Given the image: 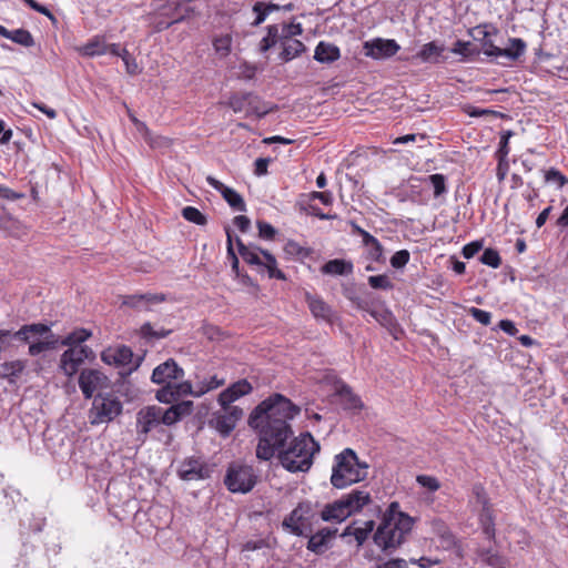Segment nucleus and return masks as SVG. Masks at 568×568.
Masks as SVG:
<instances>
[{
	"mask_svg": "<svg viewBox=\"0 0 568 568\" xmlns=\"http://www.w3.org/2000/svg\"><path fill=\"white\" fill-rule=\"evenodd\" d=\"M300 413L288 398L274 394L258 404L248 417V425L257 430L260 440L256 457L270 460L278 452L281 465L291 473L307 471L313 465V456L320 450V445L310 433L295 437L286 449V440L293 430L288 420Z\"/></svg>",
	"mask_w": 568,
	"mask_h": 568,
	"instance_id": "obj_1",
	"label": "nucleus"
},
{
	"mask_svg": "<svg viewBox=\"0 0 568 568\" xmlns=\"http://www.w3.org/2000/svg\"><path fill=\"white\" fill-rule=\"evenodd\" d=\"M413 526L414 519L400 511L397 501H393L384 513L373 540L383 552L390 555L406 541Z\"/></svg>",
	"mask_w": 568,
	"mask_h": 568,
	"instance_id": "obj_2",
	"label": "nucleus"
},
{
	"mask_svg": "<svg viewBox=\"0 0 568 568\" xmlns=\"http://www.w3.org/2000/svg\"><path fill=\"white\" fill-rule=\"evenodd\" d=\"M368 465L361 462L352 448H345L334 458L331 484L334 488L344 489L367 477Z\"/></svg>",
	"mask_w": 568,
	"mask_h": 568,
	"instance_id": "obj_3",
	"label": "nucleus"
},
{
	"mask_svg": "<svg viewBox=\"0 0 568 568\" xmlns=\"http://www.w3.org/2000/svg\"><path fill=\"white\" fill-rule=\"evenodd\" d=\"M371 501L372 498L368 491L353 489L339 499L326 504L321 510V519L326 523L339 524L353 514L361 511Z\"/></svg>",
	"mask_w": 568,
	"mask_h": 568,
	"instance_id": "obj_4",
	"label": "nucleus"
},
{
	"mask_svg": "<svg viewBox=\"0 0 568 568\" xmlns=\"http://www.w3.org/2000/svg\"><path fill=\"white\" fill-rule=\"evenodd\" d=\"M237 251L243 261L252 266H256L258 272H267L268 277L286 280L285 274L277 268V262L273 254L255 245H246L240 237H236Z\"/></svg>",
	"mask_w": 568,
	"mask_h": 568,
	"instance_id": "obj_5",
	"label": "nucleus"
},
{
	"mask_svg": "<svg viewBox=\"0 0 568 568\" xmlns=\"http://www.w3.org/2000/svg\"><path fill=\"white\" fill-rule=\"evenodd\" d=\"M123 405L112 393L99 392L92 398L91 408L88 412L91 425L108 424L122 414Z\"/></svg>",
	"mask_w": 568,
	"mask_h": 568,
	"instance_id": "obj_6",
	"label": "nucleus"
},
{
	"mask_svg": "<svg viewBox=\"0 0 568 568\" xmlns=\"http://www.w3.org/2000/svg\"><path fill=\"white\" fill-rule=\"evenodd\" d=\"M257 476L252 466L232 463L226 471L224 484L232 493L246 494L256 485Z\"/></svg>",
	"mask_w": 568,
	"mask_h": 568,
	"instance_id": "obj_7",
	"label": "nucleus"
},
{
	"mask_svg": "<svg viewBox=\"0 0 568 568\" xmlns=\"http://www.w3.org/2000/svg\"><path fill=\"white\" fill-rule=\"evenodd\" d=\"M227 105L235 112H245L247 115L254 114L263 118L273 110V106L263 102L260 97L248 92L242 94H233Z\"/></svg>",
	"mask_w": 568,
	"mask_h": 568,
	"instance_id": "obj_8",
	"label": "nucleus"
},
{
	"mask_svg": "<svg viewBox=\"0 0 568 568\" xmlns=\"http://www.w3.org/2000/svg\"><path fill=\"white\" fill-rule=\"evenodd\" d=\"M222 409L212 414L210 424L222 436H229L235 428L237 422L243 416V410L239 406L231 404L221 405Z\"/></svg>",
	"mask_w": 568,
	"mask_h": 568,
	"instance_id": "obj_9",
	"label": "nucleus"
},
{
	"mask_svg": "<svg viewBox=\"0 0 568 568\" xmlns=\"http://www.w3.org/2000/svg\"><path fill=\"white\" fill-rule=\"evenodd\" d=\"M93 356L89 346L69 347L60 358V369L68 377H72L85 359Z\"/></svg>",
	"mask_w": 568,
	"mask_h": 568,
	"instance_id": "obj_10",
	"label": "nucleus"
},
{
	"mask_svg": "<svg viewBox=\"0 0 568 568\" xmlns=\"http://www.w3.org/2000/svg\"><path fill=\"white\" fill-rule=\"evenodd\" d=\"M212 471V467L201 457H187L178 468L180 478L186 481L210 478Z\"/></svg>",
	"mask_w": 568,
	"mask_h": 568,
	"instance_id": "obj_11",
	"label": "nucleus"
},
{
	"mask_svg": "<svg viewBox=\"0 0 568 568\" xmlns=\"http://www.w3.org/2000/svg\"><path fill=\"white\" fill-rule=\"evenodd\" d=\"M109 384V378L98 369H83L79 376V387L85 399L93 398L97 390L108 388Z\"/></svg>",
	"mask_w": 568,
	"mask_h": 568,
	"instance_id": "obj_12",
	"label": "nucleus"
},
{
	"mask_svg": "<svg viewBox=\"0 0 568 568\" xmlns=\"http://www.w3.org/2000/svg\"><path fill=\"white\" fill-rule=\"evenodd\" d=\"M184 377V369L173 358L159 364L152 372L151 382L158 385H169Z\"/></svg>",
	"mask_w": 568,
	"mask_h": 568,
	"instance_id": "obj_13",
	"label": "nucleus"
},
{
	"mask_svg": "<svg viewBox=\"0 0 568 568\" xmlns=\"http://www.w3.org/2000/svg\"><path fill=\"white\" fill-rule=\"evenodd\" d=\"M192 395L195 397V385L190 382H173L172 384L161 387L155 397L159 402L171 404L182 396Z\"/></svg>",
	"mask_w": 568,
	"mask_h": 568,
	"instance_id": "obj_14",
	"label": "nucleus"
},
{
	"mask_svg": "<svg viewBox=\"0 0 568 568\" xmlns=\"http://www.w3.org/2000/svg\"><path fill=\"white\" fill-rule=\"evenodd\" d=\"M400 47L393 39L376 38L364 43L365 54L373 59H385L395 55Z\"/></svg>",
	"mask_w": 568,
	"mask_h": 568,
	"instance_id": "obj_15",
	"label": "nucleus"
},
{
	"mask_svg": "<svg viewBox=\"0 0 568 568\" xmlns=\"http://www.w3.org/2000/svg\"><path fill=\"white\" fill-rule=\"evenodd\" d=\"M312 511L310 503H301L283 520V527L295 536H304L302 526L308 520Z\"/></svg>",
	"mask_w": 568,
	"mask_h": 568,
	"instance_id": "obj_16",
	"label": "nucleus"
},
{
	"mask_svg": "<svg viewBox=\"0 0 568 568\" xmlns=\"http://www.w3.org/2000/svg\"><path fill=\"white\" fill-rule=\"evenodd\" d=\"M50 326L43 323L26 324L20 327L17 332L12 333L10 339H18L22 343L30 345L34 341H39L47 333H50Z\"/></svg>",
	"mask_w": 568,
	"mask_h": 568,
	"instance_id": "obj_17",
	"label": "nucleus"
},
{
	"mask_svg": "<svg viewBox=\"0 0 568 568\" xmlns=\"http://www.w3.org/2000/svg\"><path fill=\"white\" fill-rule=\"evenodd\" d=\"M207 183L219 191L223 199L227 202V204L235 211L245 212L246 205L240 193H237L234 189L224 185L222 182L216 180L215 178L207 175Z\"/></svg>",
	"mask_w": 568,
	"mask_h": 568,
	"instance_id": "obj_18",
	"label": "nucleus"
},
{
	"mask_svg": "<svg viewBox=\"0 0 568 568\" xmlns=\"http://www.w3.org/2000/svg\"><path fill=\"white\" fill-rule=\"evenodd\" d=\"M133 352L129 346L109 347L101 353V359L108 365L124 367L133 362Z\"/></svg>",
	"mask_w": 568,
	"mask_h": 568,
	"instance_id": "obj_19",
	"label": "nucleus"
},
{
	"mask_svg": "<svg viewBox=\"0 0 568 568\" xmlns=\"http://www.w3.org/2000/svg\"><path fill=\"white\" fill-rule=\"evenodd\" d=\"M509 45L499 48L495 43H487L489 53H495L496 57H505L511 61L518 60L526 51V42L520 38H509Z\"/></svg>",
	"mask_w": 568,
	"mask_h": 568,
	"instance_id": "obj_20",
	"label": "nucleus"
},
{
	"mask_svg": "<svg viewBox=\"0 0 568 568\" xmlns=\"http://www.w3.org/2000/svg\"><path fill=\"white\" fill-rule=\"evenodd\" d=\"M335 395L345 410L358 412L364 406L361 397L345 383L341 382L336 385Z\"/></svg>",
	"mask_w": 568,
	"mask_h": 568,
	"instance_id": "obj_21",
	"label": "nucleus"
},
{
	"mask_svg": "<svg viewBox=\"0 0 568 568\" xmlns=\"http://www.w3.org/2000/svg\"><path fill=\"white\" fill-rule=\"evenodd\" d=\"M305 302L307 303V306L312 315L316 320H322L327 323H331L333 321V310L326 302H324L322 297H320L318 295L311 294L310 292H306Z\"/></svg>",
	"mask_w": 568,
	"mask_h": 568,
	"instance_id": "obj_22",
	"label": "nucleus"
},
{
	"mask_svg": "<svg viewBox=\"0 0 568 568\" xmlns=\"http://www.w3.org/2000/svg\"><path fill=\"white\" fill-rule=\"evenodd\" d=\"M337 529L325 527L320 529L316 534L312 535L307 542V549L316 555L324 554L331 540L335 537Z\"/></svg>",
	"mask_w": 568,
	"mask_h": 568,
	"instance_id": "obj_23",
	"label": "nucleus"
},
{
	"mask_svg": "<svg viewBox=\"0 0 568 568\" xmlns=\"http://www.w3.org/2000/svg\"><path fill=\"white\" fill-rule=\"evenodd\" d=\"M160 407L149 406L144 409H141L138 413L136 425L139 433L148 434L159 425L160 423Z\"/></svg>",
	"mask_w": 568,
	"mask_h": 568,
	"instance_id": "obj_24",
	"label": "nucleus"
},
{
	"mask_svg": "<svg viewBox=\"0 0 568 568\" xmlns=\"http://www.w3.org/2000/svg\"><path fill=\"white\" fill-rule=\"evenodd\" d=\"M252 392V386L246 379H241L234 384H232L230 387L224 389L219 395V404L220 405H227L232 404L240 397L247 395Z\"/></svg>",
	"mask_w": 568,
	"mask_h": 568,
	"instance_id": "obj_25",
	"label": "nucleus"
},
{
	"mask_svg": "<svg viewBox=\"0 0 568 568\" xmlns=\"http://www.w3.org/2000/svg\"><path fill=\"white\" fill-rule=\"evenodd\" d=\"M165 301L163 294H141L124 296L123 305L135 308L138 311H150V305Z\"/></svg>",
	"mask_w": 568,
	"mask_h": 568,
	"instance_id": "obj_26",
	"label": "nucleus"
},
{
	"mask_svg": "<svg viewBox=\"0 0 568 568\" xmlns=\"http://www.w3.org/2000/svg\"><path fill=\"white\" fill-rule=\"evenodd\" d=\"M469 34L475 41L480 42L481 50L487 57H496L495 53H489L487 43H494L491 37L498 34V29L493 26H477L469 31Z\"/></svg>",
	"mask_w": 568,
	"mask_h": 568,
	"instance_id": "obj_27",
	"label": "nucleus"
},
{
	"mask_svg": "<svg viewBox=\"0 0 568 568\" xmlns=\"http://www.w3.org/2000/svg\"><path fill=\"white\" fill-rule=\"evenodd\" d=\"M339 57V48L333 43L321 41L315 48L314 59L320 63H332Z\"/></svg>",
	"mask_w": 568,
	"mask_h": 568,
	"instance_id": "obj_28",
	"label": "nucleus"
},
{
	"mask_svg": "<svg viewBox=\"0 0 568 568\" xmlns=\"http://www.w3.org/2000/svg\"><path fill=\"white\" fill-rule=\"evenodd\" d=\"M353 263L351 261L334 258L326 262L321 271L329 275H349L353 273Z\"/></svg>",
	"mask_w": 568,
	"mask_h": 568,
	"instance_id": "obj_29",
	"label": "nucleus"
},
{
	"mask_svg": "<svg viewBox=\"0 0 568 568\" xmlns=\"http://www.w3.org/2000/svg\"><path fill=\"white\" fill-rule=\"evenodd\" d=\"M374 527L375 523L373 520H366L363 526L359 527H355L354 525L347 526L342 536H354L357 545L362 546L373 532Z\"/></svg>",
	"mask_w": 568,
	"mask_h": 568,
	"instance_id": "obj_30",
	"label": "nucleus"
},
{
	"mask_svg": "<svg viewBox=\"0 0 568 568\" xmlns=\"http://www.w3.org/2000/svg\"><path fill=\"white\" fill-rule=\"evenodd\" d=\"M58 344V337L52 333L50 329V333H47L45 336L40 338L39 341H34L29 345V355L31 356H38L39 354L54 349Z\"/></svg>",
	"mask_w": 568,
	"mask_h": 568,
	"instance_id": "obj_31",
	"label": "nucleus"
},
{
	"mask_svg": "<svg viewBox=\"0 0 568 568\" xmlns=\"http://www.w3.org/2000/svg\"><path fill=\"white\" fill-rule=\"evenodd\" d=\"M26 368V361L16 359L11 362H4L0 364V376L13 382L18 378Z\"/></svg>",
	"mask_w": 568,
	"mask_h": 568,
	"instance_id": "obj_32",
	"label": "nucleus"
},
{
	"mask_svg": "<svg viewBox=\"0 0 568 568\" xmlns=\"http://www.w3.org/2000/svg\"><path fill=\"white\" fill-rule=\"evenodd\" d=\"M224 383L225 379L223 377H219L217 375L203 377L195 383V397H201L202 395L224 385Z\"/></svg>",
	"mask_w": 568,
	"mask_h": 568,
	"instance_id": "obj_33",
	"label": "nucleus"
},
{
	"mask_svg": "<svg viewBox=\"0 0 568 568\" xmlns=\"http://www.w3.org/2000/svg\"><path fill=\"white\" fill-rule=\"evenodd\" d=\"M305 45L302 41L295 39H288L283 42V51L281 59L285 62L293 60L305 51Z\"/></svg>",
	"mask_w": 568,
	"mask_h": 568,
	"instance_id": "obj_34",
	"label": "nucleus"
},
{
	"mask_svg": "<svg viewBox=\"0 0 568 568\" xmlns=\"http://www.w3.org/2000/svg\"><path fill=\"white\" fill-rule=\"evenodd\" d=\"M138 131L143 135L145 142L153 149H162L170 145L169 139L160 135H153L143 122H138Z\"/></svg>",
	"mask_w": 568,
	"mask_h": 568,
	"instance_id": "obj_35",
	"label": "nucleus"
},
{
	"mask_svg": "<svg viewBox=\"0 0 568 568\" xmlns=\"http://www.w3.org/2000/svg\"><path fill=\"white\" fill-rule=\"evenodd\" d=\"M80 53L85 57H94L105 54L108 51V44L104 40L95 37L83 47L79 49Z\"/></svg>",
	"mask_w": 568,
	"mask_h": 568,
	"instance_id": "obj_36",
	"label": "nucleus"
},
{
	"mask_svg": "<svg viewBox=\"0 0 568 568\" xmlns=\"http://www.w3.org/2000/svg\"><path fill=\"white\" fill-rule=\"evenodd\" d=\"M444 51L442 45L436 44V42H428L424 44L420 51L417 53V58H419L423 62L435 63L438 61V57Z\"/></svg>",
	"mask_w": 568,
	"mask_h": 568,
	"instance_id": "obj_37",
	"label": "nucleus"
},
{
	"mask_svg": "<svg viewBox=\"0 0 568 568\" xmlns=\"http://www.w3.org/2000/svg\"><path fill=\"white\" fill-rule=\"evenodd\" d=\"M91 331L85 328H78L69 333L62 341L61 344L69 347H79L81 344L91 337Z\"/></svg>",
	"mask_w": 568,
	"mask_h": 568,
	"instance_id": "obj_38",
	"label": "nucleus"
},
{
	"mask_svg": "<svg viewBox=\"0 0 568 568\" xmlns=\"http://www.w3.org/2000/svg\"><path fill=\"white\" fill-rule=\"evenodd\" d=\"M480 49L474 45L471 42L457 40L452 48V52L455 54L463 55L465 59H470L479 55Z\"/></svg>",
	"mask_w": 568,
	"mask_h": 568,
	"instance_id": "obj_39",
	"label": "nucleus"
},
{
	"mask_svg": "<svg viewBox=\"0 0 568 568\" xmlns=\"http://www.w3.org/2000/svg\"><path fill=\"white\" fill-rule=\"evenodd\" d=\"M478 555L486 565L493 568H505L506 566L505 558L491 548L480 549Z\"/></svg>",
	"mask_w": 568,
	"mask_h": 568,
	"instance_id": "obj_40",
	"label": "nucleus"
},
{
	"mask_svg": "<svg viewBox=\"0 0 568 568\" xmlns=\"http://www.w3.org/2000/svg\"><path fill=\"white\" fill-rule=\"evenodd\" d=\"M430 525L433 532L442 538L445 545L450 546L454 544V535L442 519H434Z\"/></svg>",
	"mask_w": 568,
	"mask_h": 568,
	"instance_id": "obj_41",
	"label": "nucleus"
},
{
	"mask_svg": "<svg viewBox=\"0 0 568 568\" xmlns=\"http://www.w3.org/2000/svg\"><path fill=\"white\" fill-rule=\"evenodd\" d=\"M426 181L433 186L434 197L438 199L447 193L446 176L440 173L430 174Z\"/></svg>",
	"mask_w": 568,
	"mask_h": 568,
	"instance_id": "obj_42",
	"label": "nucleus"
},
{
	"mask_svg": "<svg viewBox=\"0 0 568 568\" xmlns=\"http://www.w3.org/2000/svg\"><path fill=\"white\" fill-rule=\"evenodd\" d=\"M7 39H10L11 41L26 48H30L34 44L32 34L26 29H17L10 31Z\"/></svg>",
	"mask_w": 568,
	"mask_h": 568,
	"instance_id": "obj_43",
	"label": "nucleus"
},
{
	"mask_svg": "<svg viewBox=\"0 0 568 568\" xmlns=\"http://www.w3.org/2000/svg\"><path fill=\"white\" fill-rule=\"evenodd\" d=\"M280 37L278 27L276 24H272L267 27V34L260 42L261 52H266L270 50Z\"/></svg>",
	"mask_w": 568,
	"mask_h": 568,
	"instance_id": "obj_44",
	"label": "nucleus"
},
{
	"mask_svg": "<svg viewBox=\"0 0 568 568\" xmlns=\"http://www.w3.org/2000/svg\"><path fill=\"white\" fill-rule=\"evenodd\" d=\"M225 232H226V237H227L226 239V251H227V256L231 260L232 271L236 274V276H240L239 258H237V256L234 252V247H233L232 231L229 226H226Z\"/></svg>",
	"mask_w": 568,
	"mask_h": 568,
	"instance_id": "obj_45",
	"label": "nucleus"
},
{
	"mask_svg": "<svg viewBox=\"0 0 568 568\" xmlns=\"http://www.w3.org/2000/svg\"><path fill=\"white\" fill-rule=\"evenodd\" d=\"M368 284L374 290L390 291L394 288L393 282L386 274L369 276Z\"/></svg>",
	"mask_w": 568,
	"mask_h": 568,
	"instance_id": "obj_46",
	"label": "nucleus"
},
{
	"mask_svg": "<svg viewBox=\"0 0 568 568\" xmlns=\"http://www.w3.org/2000/svg\"><path fill=\"white\" fill-rule=\"evenodd\" d=\"M182 216L194 224L197 225H205L207 220L206 216L201 213L196 207L194 206H185L182 209Z\"/></svg>",
	"mask_w": 568,
	"mask_h": 568,
	"instance_id": "obj_47",
	"label": "nucleus"
},
{
	"mask_svg": "<svg viewBox=\"0 0 568 568\" xmlns=\"http://www.w3.org/2000/svg\"><path fill=\"white\" fill-rule=\"evenodd\" d=\"M232 37L230 34H222L220 37L214 38L213 48L216 53L225 57L231 51Z\"/></svg>",
	"mask_w": 568,
	"mask_h": 568,
	"instance_id": "obj_48",
	"label": "nucleus"
},
{
	"mask_svg": "<svg viewBox=\"0 0 568 568\" xmlns=\"http://www.w3.org/2000/svg\"><path fill=\"white\" fill-rule=\"evenodd\" d=\"M479 261L487 265V266H490L493 268H497L499 267V265L501 264V258H500V255L499 253L494 250V248H486L483 254L480 255V258Z\"/></svg>",
	"mask_w": 568,
	"mask_h": 568,
	"instance_id": "obj_49",
	"label": "nucleus"
},
{
	"mask_svg": "<svg viewBox=\"0 0 568 568\" xmlns=\"http://www.w3.org/2000/svg\"><path fill=\"white\" fill-rule=\"evenodd\" d=\"M345 297L353 304L354 307L361 311H369V302L359 295L352 288H346L344 291Z\"/></svg>",
	"mask_w": 568,
	"mask_h": 568,
	"instance_id": "obj_50",
	"label": "nucleus"
},
{
	"mask_svg": "<svg viewBox=\"0 0 568 568\" xmlns=\"http://www.w3.org/2000/svg\"><path fill=\"white\" fill-rule=\"evenodd\" d=\"M160 423L161 424H164V425H168V426H171L173 424H175L176 422H179L181 418H180V413L176 412L175 408H172L169 407L168 409L163 410L161 407H160Z\"/></svg>",
	"mask_w": 568,
	"mask_h": 568,
	"instance_id": "obj_51",
	"label": "nucleus"
},
{
	"mask_svg": "<svg viewBox=\"0 0 568 568\" xmlns=\"http://www.w3.org/2000/svg\"><path fill=\"white\" fill-rule=\"evenodd\" d=\"M545 181L547 183L556 182L559 189L568 183V179L555 168H551L545 172Z\"/></svg>",
	"mask_w": 568,
	"mask_h": 568,
	"instance_id": "obj_52",
	"label": "nucleus"
},
{
	"mask_svg": "<svg viewBox=\"0 0 568 568\" xmlns=\"http://www.w3.org/2000/svg\"><path fill=\"white\" fill-rule=\"evenodd\" d=\"M409 258L410 254L407 250L397 251L390 257V265L396 270L403 268L409 262Z\"/></svg>",
	"mask_w": 568,
	"mask_h": 568,
	"instance_id": "obj_53",
	"label": "nucleus"
},
{
	"mask_svg": "<svg viewBox=\"0 0 568 568\" xmlns=\"http://www.w3.org/2000/svg\"><path fill=\"white\" fill-rule=\"evenodd\" d=\"M416 481L429 491H436L440 488V484L437 478L428 475H418Z\"/></svg>",
	"mask_w": 568,
	"mask_h": 568,
	"instance_id": "obj_54",
	"label": "nucleus"
},
{
	"mask_svg": "<svg viewBox=\"0 0 568 568\" xmlns=\"http://www.w3.org/2000/svg\"><path fill=\"white\" fill-rule=\"evenodd\" d=\"M122 61L125 65V70L129 74L135 75L141 72L139 64L136 63L135 58L130 52H124Z\"/></svg>",
	"mask_w": 568,
	"mask_h": 568,
	"instance_id": "obj_55",
	"label": "nucleus"
},
{
	"mask_svg": "<svg viewBox=\"0 0 568 568\" xmlns=\"http://www.w3.org/2000/svg\"><path fill=\"white\" fill-rule=\"evenodd\" d=\"M253 11L256 13L255 20L252 22L253 27H258L267 18L268 13L265 10V2L257 1L253 4Z\"/></svg>",
	"mask_w": 568,
	"mask_h": 568,
	"instance_id": "obj_56",
	"label": "nucleus"
},
{
	"mask_svg": "<svg viewBox=\"0 0 568 568\" xmlns=\"http://www.w3.org/2000/svg\"><path fill=\"white\" fill-rule=\"evenodd\" d=\"M469 314L473 316L474 320L479 322L483 325H489L491 322V314L487 311L477 308V307H470Z\"/></svg>",
	"mask_w": 568,
	"mask_h": 568,
	"instance_id": "obj_57",
	"label": "nucleus"
},
{
	"mask_svg": "<svg viewBox=\"0 0 568 568\" xmlns=\"http://www.w3.org/2000/svg\"><path fill=\"white\" fill-rule=\"evenodd\" d=\"M368 248V256L375 262H384V250L381 242L377 240L375 243L366 246Z\"/></svg>",
	"mask_w": 568,
	"mask_h": 568,
	"instance_id": "obj_58",
	"label": "nucleus"
},
{
	"mask_svg": "<svg viewBox=\"0 0 568 568\" xmlns=\"http://www.w3.org/2000/svg\"><path fill=\"white\" fill-rule=\"evenodd\" d=\"M257 229L260 237L264 240H273L276 234V230L270 223L264 221L257 222Z\"/></svg>",
	"mask_w": 568,
	"mask_h": 568,
	"instance_id": "obj_59",
	"label": "nucleus"
},
{
	"mask_svg": "<svg viewBox=\"0 0 568 568\" xmlns=\"http://www.w3.org/2000/svg\"><path fill=\"white\" fill-rule=\"evenodd\" d=\"M473 495L476 498V503L483 507L485 510L488 505V498L485 491V488L480 484H476L473 486Z\"/></svg>",
	"mask_w": 568,
	"mask_h": 568,
	"instance_id": "obj_60",
	"label": "nucleus"
},
{
	"mask_svg": "<svg viewBox=\"0 0 568 568\" xmlns=\"http://www.w3.org/2000/svg\"><path fill=\"white\" fill-rule=\"evenodd\" d=\"M483 248V242L481 241H474L468 244H466L463 247V256L465 258H471L474 257L480 250Z\"/></svg>",
	"mask_w": 568,
	"mask_h": 568,
	"instance_id": "obj_61",
	"label": "nucleus"
},
{
	"mask_svg": "<svg viewBox=\"0 0 568 568\" xmlns=\"http://www.w3.org/2000/svg\"><path fill=\"white\" fill-rule=\"evenodd\" d=\"M513 135V132L511 131H506L503 133L501 138H500V142H499V149H498V154H499V158H500V162L508 155L509 153V146H508V141H509V138Z\"/></svg>",
	"mask_w": 568,
	"mask_h": 568,
	"instance_id": "obj_62",
	"label": "nucleus"
},
{
	"mask_svg": "<svg viewBox=\"0 0 568 568\" xmlns=\"http://www.w3.org/2000/svg\"><path fill=\"white\" fill-rule=\"evenodd\" d=\"M303 33V28L301 23H290L283 26V38L285 40L291 39L294 36H301Z\"/></svg>",
	"mask_w": 568,
	"mask_h": 568,
	"instance_id": "obj_63",
	"label": "nucleus"
},
{
	"mask_svg": "<svg viewBox=\"0 0 568 568\" xmlns=\"http://www.w3.org/2000/svg\"><path fill=\"white\" fill-rule=\"evenodd\" d=\"M377 568H408V566L405 559L395 558L389 559L383 565H378Z\"/></svg>",
	"mask_w": 568,
	"mask_h": 568,
	"instance_id": "obj_64",
	"label": "nucleus"
}]
</instances>
